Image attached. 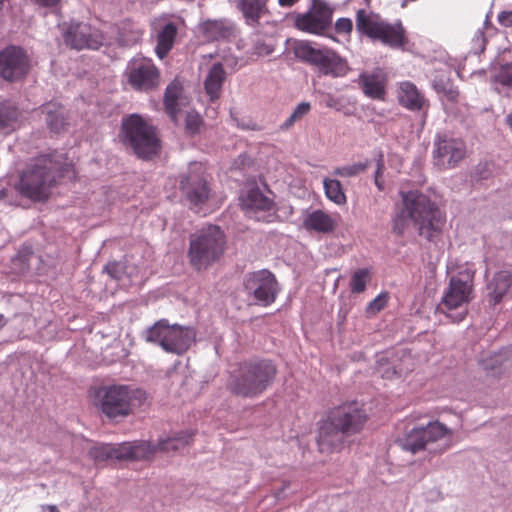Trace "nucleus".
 <instances>
[{
    "label": "nucleus",
    "instance_id": "473e14b6",
    "mask_svg": "<svg viewBox=\"0 0 512 512\" xmlns=\"http://www.w3.org/2000/svg\"><path fill=\"white\" fill-rule=\"evenodd\" d=\"M433 89L438 94H443V96L450 102H457L459 97V91L456 86H454L452 80L444 75H437L432 82Z\"/></svg>",
    "mask_w": 512,
    "mask_h": 512
},
{
    "label": "nucleus",
    "instance_id": "6e6d98bb",
    "mask_svg": "<svg viewBox=\"0 0 512 512\" xmlns=\"http://www.w3.org/2000/svg\"><path fill=\"white\" fill-rule=\"evenodd\" d=\"M222 58V64L223 67L226 66L227 68L231 69L232 71H235L238 68L239 58L229 52H224L221 56Z\"/></svg>",
    "mask_w": 512,
    "mask_h": 512
},
{
    "label": "nucleus",
    "instance_id": "603ef678",
    "mask_svg": "<svg viewBox=\"0 0 512 512\" xmlns=\"http://www.w3.org/2000/svg\"><path fill=\"white\" fill-rule=\"evenodd\" d=\"M141 35H142V33L140 31L133 32L130 35V37H126L123 33H120L117 38V41H118L119 45H121L123 47H129V46L136 44L138 42V40L140 39Z\"/></svg>",
    "mask_w": 512,
    "mask_h": 512
},
{
    "label": "nucleus",
    "instance_id": "7ed1b4c3",
    "mask_svg": "<svg viewBox=\"0 0 512 512\" xmlns=\"http://www.w3.org/2000/svg\"><path fill=\"white\" fill-rule=\"evenodd\" d=\"M277 371L270 359L255 357L240 361L229 374L227 389L240 398H258L272 386Z\"/></svg>",
    "mask_w": 512,
    "mask_h": 512
},
{
    "label": "nucleus",
    "instance_id": "4be33fe9",
    "mask_svg": "<svg viewBox=\"0 0 512 512\" xmlns=\"http://www.w3.org/2000/svg\"><path fill=\"white\" fill-rule=\"evenodd\" d=\"M285 43L298 61L315 66L320 70V48L314 47L308 40L289 38Z\"/></svg>",
    "mask_w": 512,
    "mask_h": 512
},
{
    "label": "nucleus",
    "instance_id": "ddd939ff",
    "mask_svg": "<svg viewBox=\"0 0 512 512\" xmlns=\"http://www.w3.org/2000/svg\"><path fill=\"white\" fill-rule=\"evenodd\" d=\"M179 190L194 207L203 206L211 197V186L201 166L194 165L179 176Z\"/></svg>",
    "mask_w": 512,
    "mask_h": 512
},
{
    "label": "nucleus",
    "instance_id": "4468645a",
    "mask_svg": "<svg viewBox=\"0 0 512 512\" xmlns=\"http://www.w3.org/2000/svg\"><path fill=\"white\" fill-rule=\"evenodd\" d=\"M433 163L440 170L455 168L466 155V145L446 133H437L433 142Z\"/></svg>",
    "mask_w": 512,
    "mask_h": 512
},
{
    "label": "nucleus",
    "instance_id": "9b49d317",
    "mask_svg": "<svg viewBox=\"0 0 512 512\" xmlns=\"http://www.w3.org/2000/svg\"><path fill=\"white\" fill-rule=\"evenodd\" d=\"M473 291V276L469 273H458L449 280V285L442 297L441 304L447 309L446 315L453 322L462 321L467 312L465 309L451 313L453 310L459 309L463 304L468 303L471 299Z\"/></svg>",
    "mask_w": 512,
    "mask_h": 512
},
{
    "label": "nucleus",
    "instance_id": "37998d69",
    "mask_svg": "<svg viewBox=\"0 0 512 512\" xmlns=\"http://www.w3.org/2000/svg\"><path fill=\"white\" fill-rule=\"evenodd\" d=\"M113 450L115 454V460H133V442H123L117 445H113Z\"/></svg>",
    "mask_w": 512,
    "mask_h": 512
},
{
    "label": "nucleus",
    "instance_id": "2f4dec72",
    "mask_svg": "<svg viewBox=\"0 0 512 512\" xmlns=\"http://www.w3.org/2000/svg\"><path fill=\"white\" fill-rule=\"evenodd\" d=\"M382 20H375L366 13L365 10L360 9L356 13V30L361 35H365L371 40L374 39L377 30L381 26Z\"/></svg>",
    "mask_w": 512,
    "mask_h": 512
},
{
    "label": "nucleus",
    "instance_id": "5701e85b",
    "mask_svg": "<svg viewBox=\"0 0 512 512\" xmlns=\"http://www.w3.org/2000/svg\"><path fill=\"white\" fill-rule=\"evenodd\" d=\"M178 33L177 25L168 21L161 25L156 33L155 53L159 59L165 58L174 46Z\"/></svg>",
    "mask_w": 512,
    "mask_h": 512
},
{
    "label": "nucleus",
    "instance_id": "f3484780",
    "mask_svg": "<svg viewBox=\"0 0 512 512\" xmlns=\"http://www.w3.org/2000/svg\"><path fill=\"white\" fill-rule=\"evenodd\" d=\"M242 207L250 218L270 222L271 212L275 209L272 197L265 194L258 186L250 187L241 197Z\"/></svg>",
    "mask_w": 512,
    "mask_h": 512
},
{
    "label": "nucleus",
    "instance_id": "e433bc0d",
    "mask_svg": "<svg viewBox=\"0 0 512 512\" xmlns=\"http://www.w3.org/2000/svg\"><path fill=\"white\" fill-rule=\"evenodd\" d=\"M370 165L371 161L365 160L364 162H357L350 165L337 167L333 174L340 177H355L365 172Z\"/></svg>",
    "mask_w": 512,
    "mask_h": 512
},
{
    "label": "nucleus",
    "instance_id": "c756f323",
    "mask_svg": "<svg viewBox=\"0 0 512 512\" xmlns=\"http://www.w3.org/2000/svg\"><path fill=\"white\" fill-rule=\"evenodd\" d=\"M182 92L183 86L177 79L170 82L164 92L163 103L165 111L174 123L177 122V115L180 111L179 99Z\"/></svg>",
    "mask_w": 512,
    "mask_h": 512
},
{
    "label": "nucleus",
    "instance_id": "f257e3e1",
    "mask_svg": "<svg viewBox=\"0 0 512 512\" xmlns=\"http://www.w3.org/2000/svg\"><path fill=\"white\" fill-rule=\"evenodd\" d=\"M403 207L392 220L393 233L401 236L412 220L418 227L419 235L434 241L442 232L445 216L439 207L424 193L413 190L401 192Z\"/></svg>",
    "mask_w": 512,
    "mask_h": 512
},
{
    "label": "nucleus",
    "instance_id": "052dcab7",
    "mask_svg": "<svg viewBox=\"0 0 512 512\" xmlns=\"http://www.w3.org/2000/svg\"><path fill=\"white\" fill-rule=\"evenodd\" d=\"M501 365L502 363L498 357H491L489 359H484L482 361V366L486 371L495 370L497 368H500Z\"/></svg>",
    "mask_w": 512,
    "mask_h": 512
},
{
    "label": "nucleus",
    "instance_id": "8fccbe9b",
    "mask_svg": "<svg viewBox=\"0 0 512 512\" xmlns=\"http://www.w3.org/2000/svg\"><path fill=\"white\" fill-rule=\"evenodd\" d=\"M388 293H381L374 298L367 306V312L377 313L380 312L387 304Z\"/></svg>",
    "mask_w": 512,
    "mask_h": 512
},
{
    "label": "nucleus",
    "instance_id": "49530a36",
    "mask_svg": "<svg viewBox=\"0 0 512 512\" xmlns=\"http://www.w3.org/2000/svg\"><path fill=\"white\" fill-rule=\"evenodd\" d=\"M492 176V170L490 165L485 163H479L475 166L474 171L472 173V180L479 182L483 180H487Z\"/></svg>",
    "mask_w": 512,
    "mask_h": 512
},
{
    "label": "nucleus",
    "instance_id": "69168bd1",
    "mask_svg": "<svg viewBox=\"0 0 512 512\" xmlns=\"http://www.w3.org/2000/svg\"><path fill=\"white\" fill-rule=\"evenodd\" d=\"M299 0H278V4L281 7H292Z\"/></svg>",
    "mask_w": 512,
    "mask_h": 512
},
{
    "label": "nucleus",
    "instance_id": "f704fd0d",
    "mask_svg": "<svg viewBox=\"0 0 512 512\" xmlns=\"http://www.w3.org/2000/svg\"><path fill=\"white\" fill-rule=\"evenodd\" d=\"M311 110L309 102L299 103L290 114V116L279 126L280 131L290 130L294 124L303 119Z\"/></svg>",
    "mask_w": 512,
    "mask_h": 512
},
{
    "label": "nucleus",
    "instance_id": "6ab92c4d",
    "mask_svg": "<svg viewBox=\"0 0 512 512\" xmlns=\"http://www.w3.org/2000/svg\"><path fill=\"white\" fill-rule=\"evenodd\" d=\"M511 288V273L505 270L496 272L486 285L488 303L492 306L499 304L509 294Z\"/></svg>",
    "mask_w": 512,
    "mask_h": 512
},
{
    "label": "nucleus",
    "instance_id": "4c0bfd02",
    "mask_svg": "<svg viewBox=\"0 0 512 512\" xmlns=\"http://www.w3.org/2000/svg\"><path fill=\"white\" fill-rule=\"evenodd\" d=\"M18 118V110L9 101H0V129L10 126Z\"/></svg>",
    "mask_w": 512,
    "mask_h": 512
},
{
    "label": "nucleus",
    "instance_id": "f03ea898",
    "mask_svg": "<svg viewBox=\"0 0 512 512\" xmlns=\"http://www.w3.org/2000/svg\"><path fill=\"white\" fill-rule=\"evenodd\" d=\"M64 160L63 153L56 150L37 156L22 172L17 189L33 201L46 200L56 179L67 171Z\"/></svg>",
    "mask_w": 512,
    "mask_h": 512
},
{
    "label": "nucleus",
    "instance_id": "72a5a7b5",
    "mask_svg": "<svg viewBox=\"0 0 512 512\" xmlns=\"http://www.w3.org/2000/svg\"><path fill=\"white\" fill-rule=\"evenodd\" d=\"M323 188L326 197L337 205L346 204V195L344 193L342 184L336 179H324Z\"/></svg>",
    "mask_w": 512,
    "mask_h": 512
},
{
    "label": "nucleus",
    "instance_id": "1a4fd4ad",
    "mask_svg": "<svg viewBox=\"0 0 512 512\" xmlns=\"http://www.w3.org/2000/svg\"><path fill=\"white\" fill-rule=\"evenodd\" d=\"M143 392L128 385L113 384L102 386L95 393V406L109 419L127 417L133 411L135 401Z\"/></svg>",
    "mask_w": 512,
    "mask_h": 512
},
{
    "label": "nucleus",
    "instance_id": "20e7f679",
    "mask_svg": "<svg viewBox=\"0 0 512 512\" xmlns=\"http://www.w3.org/2000/svg\"><path fill=\"white\" fill-rule=\"evenodd\" d=\"M366 421L367 414L355 401L331 409L322 422V453L341 451L345 438L359 433Z\"/></svg>",
    "mask_w": 512,
    "mask_h": 512
},
{
    "label": "nucleus",
    "instance_id": "a19ab883",
    "mask_svg": "<svg viewBox=\"0 0 512 512\" xmlns=\"http://www.w3.org/2000/svg\"><path fill=\"white\" fill-rule=\"evenodd\" d=\"M112 444L95 445L89 449V456L95 461L115 460Z\"/></svg>",
    "mask_w": 512,
    "mask_h": 512
},
{
    "label": "nucleus",
    "instance_id": "79ce46f5",
    "mask_svg": "<svg viewBox=\"0 0 512 512\" xmlns=\"http://www.w3.org/2000/svg\"><path fill=\"white\" fill-rule=\"evenodd\" d=\"M495 82L512 89V62L500 67L494 76Z\"/></svg>",
    "mask_w": 512,
    "mask_h": 512
},
{
    "label": "nucleus",
    "instance_id": "0eeeda50",
    "mask_svg": "<svg viewBox=\"0 0 512 512\" xmlns=\"http://www.w3.org/2000/svg\"><path fill=\"white\" fill-rule=\"evenodd\" d=\"M453 431L440 421H431L426 426L414 427L398 439L400 447L416 454L427 450L438 455L452 446Z\"/></svg>",
    "mask_w": 512,
    "mask_h": 512
},
{
    "label": "nucleus",
    "instance_id": "c85d7f7f",
    "mask_svg": "<svg viewBox=\"0 0 512 512\" xmlns=\"http://www.w3.org/2000/svg\"><path fill=\"white\" fill-rule=\"evenodd\" d=\"M225 70L220 62L214 63L204 81V88L211 101L219 98L220 91L225 81Z\"/></svg>",
    "mask_w": 512,
    "mask_h": 512
},
{
    "label": "nucleus",
    "instance_id": "a211bd4d",
    "mask_svg": "<svg viewBox=\"0 0 512 512\" xmlns=\"http://www.w3.org/2000/svg\"><path fill=\"white\" fill-rule=\"evenodd\" d=\"M199 31L209 42L227 41L234 34V24L226 18L208 19L199 24Z\"/></svg>",
    "mask_w": 512,
    "mask_h": 512
},
{
    "label": "nucleus",
    "instance_id": "aec40b11",
    "mask_svg": "<svg viewBox=\"0 0 512 512\" xmlns=\"http://www.w3.org/2000/svg\"><path fill=\"white\" fill-rule=\"evenodd\" d=\"M373 41H380L391 48H400L407 43L406 31L401 21L394 24L382 21Z\"/></svg>",
    "mask_w": 512,
    "mask_h": 512
},
{
    "label": "nucleus",
    "instance_id": "6e6552de",
    "mask_svg": "<svg viewBox=\"0 0 512 512\" xmlns=\"http://www.w3.org/2000/svg\"><path fill=\"white\" fill-rule=\"evenodd\" d=\"M147 342L159 345L165 352L184 354L195 342L196 332L190 326L171 325L167 319H160L144 331Z\"/></svg>",
    "mask_w": 512,
    "mask_h": 512
},
{
    "label": "nucleus",
    "instance_id": "5fc2aeb1",
    "mask_svg": "<svg viewBox=\"0 0 512 512\" xmlns=\"http://www.w3.org/2000/svg\"><path fill=\"white\" fill-rule=\"evenodd\" d=\"M331 9L328 7V5L322 1V36H326L330 39H334V37H332L331 35H327L325 33V29L326 27L330 24V20H331Z\"/></svg>",
    "mask_w": 512,
    "mask_h": 512
},
{
    "label": "nucleus",
    "instance_id": "de8ad7c7",
    "mask_svg": "<svg viewBox=\"0 0 512 512\" xmlns=\"http://www.w3.org/2000/svg\"><path fill=\"white\" fill-rule=\"evenodd\" d=\"M103 271L112 279L120 280L125 272V266L121 262L112 261L104 266Z\"/></svg>",
    "mask_w": 512,
    "mask_h": 512
},
{
    "label": "nucleus",
    "instance_id": "b1692460",
    "mask_svg": "<svg viewBox=\"0 0 512 512\" xmlns=\"http://www.w3.org/2000/svg\"><path fill=\"white\" fill-rule=\"evenodd\" d=\"M236 7L242 13L245 23L251 27L257 26L268 13L267 0H237Z\"/></svg>",
    "mask_w": 512,
    "mask_h": 512
},
{
    "label": "nucleus",
    "instance_id": "680f3d73",
    "mask_svg": "<svg viewBox=\"0 0 512 512\" xmlns=\"http://www.w3.org/2000/svg\"><path fill=\"white\" fill-rule=\"evenodd\" d=\"M383 169H384V156H383L382 152H379L378 159H377V168L375 171V178H379L382 175Z\"/></svg>",
    "mask_w": 512,
    "mask_h": 512
},
{
    "label": "nucleus",
    "instance_id": "a878e982",
    "mask_svg": "<svg viewBox=\"0 0 512 512\" xmlns=\"http://www.w3.org/2000/svg\"><path fill=\"white\" fill-rule=\"evenodd\" d=\"M294 25L298 30L320 35V0H312V9L296 14Z\"/></svg>",
    "mask_w": 512,
    "mask_h": 512
},
{
    "label": "nucleus",
    "instance_id": "2eb2a0df",
    "mask_svg": "<svg viewBox=\"0 0 512 512\" xmlns=\"http://www.w3.org/2000/svg\"><path fill=\"white\" fill-rule=\"evenodd\" d=\"M128 83L136 91L149 92L160 84V70L150 58H132L127 66Z\"/></svg>",
    "mask_w": 512,
    "mask_h": 512
},
{
    "label": "nucleus",
    "instance_id": "412c9836",
    "mask_svg": "<svg viewBox=\"0 0 512 512\" xmlns=\"http://www.w3.org/2000/svg\"><path fill=\"white\" fill-rule=\"evenodd\" d=\"M40 109L51 132L59 134L68 126V112L60 103L50 101L41 105Z\"/></svg>",
    "mask_w": 512,
    "mask_h": 512
},
{
    "label": "nucleus",
    "instance_id": "a18cd8bd",
    "mask_svg": "<svg viewBox=\"0 0 512 512\" xmlns=\"http://www.w3.org/2000/svg\"><path fill=\"white\" fill-rule=\"evenodd\" d=\"M376 371L382 378L386 379H392L395 375H397L395 367L392 366L391 363L384 358H381L377 361Z\"/></svg>",
    "mask_w": 512,
    "mask_h": 512
},
{
    "label": "nucleus",
    "instance_id": "338daca9",
    "mask_svg": "<svg viewBox=\"0 0 512 512\" xmlns=\"http://www.w3.org/2000/svg\"><path fill=\"white\" fill-rule=\"evenodd\" d=\"M41 510L44 512L45 510H48L49 512H60L56 505L47 504L42 505Z\"/></svg>",
    "mask_w": 512,
    "mask_h": 512
},
{
    "label": "nucleus",
    "instance_id": "0e129e2a",
    "mask_svg": "<svg viewBox=\"0 0 512 512\" xmlns=\"http://www.w3.org/2000/svg\"><path fill=\"white\" fill-rule=\"evenodd\" d=\"M238 126L244 130H258L259 129L257 124L252 121L238 123Z\"/></svg>",
    "mask_w": 512,
    "mask_h": 512
},
{
    "label": "nucleus",
    "instance_id": "c03bdc74",
    "mask_svg": "<svg viewBox=\"0 0 512 512\" xmlns=\"http://www.w3.org/2000/svg\"><path fill=\"white\" fill-rule=\"evenodd\" d=\"M303 227L307 231L320 233V209L312 211L305 217Z\"/></svg>",
    "mask_w": 512,
    "mask_h": 512
},
{
    "label": "nucleus",
    "instance_id": "e2e57ef3",
    "mask_svg": "<svg viewBox=\"0 0 512 512\" xmlns=\"http://www.w3.org/2000/svg\"><path fill=\"white\" fill-rule=\"evenodd\" d=\"M37 5L42 7H53L56 6L60 0H33Z\"/></svg>",
    "mask_w": 512,
    "mask_h": 512
},
{
    "label": "nucleus",
    "instance_id": "39448f33",
    "mask_svg": "<svg viewBox=\"0 0 512 512\" xmlns=\"http://www.w3.org/2000/svg\"><path fill=\"white\" fill-rule=\"evenodd\" d=\"M227 245L226 235L218 225H207L189 236L187 259L198 272L209 269L223 256Z\"/></svg>",
    "mask_w": 512,
    "mask_h": 512
},
{
    "label": "nucleus",
    "instance_id": "393cba45",
    "mask_svg": "<svg viewBox=\"0 0 512 512\" xmlns=\"http://www.w3.org/2000/svg\"><path fill=\"white\" fill-rule=\"evenodd\" d=\"M398 102L411 111H420L426 104V99L417 87L409 81L402 82L398 91Z\"/></svg>",
    "mask_w": 512,
    "mask_h": 512
},
{
    "label": "nucleus",
    "instance_id": "864d4df0",
    "mask_svg": "<svg viewBox=\"0 0 512 512\" xmlns=\"http://www.w3.org/2000/svg\"><path fill=\"white\" fill-rule=\"evenodd\" d=\"M353 23L350 18L342 17L339 18L335 23V30L337 33L349 34L352 32Z\"/></svg>",
    "mask_w": 512,
    "mask_h": 512
},
{
    "label": "nucleus",
    "instance_id": "58836bf2",
    "mask_svg": "<svg viewBox=\"0 0 512 512\" xmlns=\"http://www.w3.org/2000/svg\"><path fill=\"white\" fill-rule=\"evenodd\" d=\"M369 270L367 268L355 271L350 280V289L353 293H362L366 289L369 280Z\"/></svg>",
    "mask_w": 512,
    "mask_h": 512
},
{
    "label": "nucleus",
    "instance_id": "bf43d9fd",
    "mask_svg": "<svg viewBox=\"0 0 512 512\" xmlns=\"http://www.w3.org/2000/svg\"><path fill=\"white\" fill-rule=\"evenodd\" d=\"M499 24L505 28L512 27V10H504L498 14Z\"/></svg>",
    "mask_w": 512,
    "mask_h": 512
},
{
    "label": "nucleus",
    "instance_id": "09e8293b",
    "mask_svg": "<svg viewBox=\"0 0 512 512\" xmlns=\"http://www.w3.org/2000/svg\"><path fill=\"white\" fill-rule=\"evenodd\" d=\"M487 39L483 29H478L472 39V48L475 54H481L486 48Z\"/></svg>",
    "mask_w": 512,
    "mask_h": 512
},
{
    "label": "nucleus",
    "instance_id": "7c9ffc66",
    "mask_svg": "<svg viewBox=\"0 0 512 512\" xmlns=\"http://www.w3.org/2000/svg\"><path fill=\"white\" fill-rule=\"evenodd\" d=\"M359 84L366 96L373 99H384L385 85L379 75L362 73L359 76Z\"/></svg>",
    "mask_w": 512,
    "mask_h": 512
},
{
    "label": "nucleus",
    "instance_id": "3c124183",
    "mask_svg": "<svg viewBox=\"0 0 512 512\" xmlns=\"http://www.w3.org/2000/svg\"><path fill=\"white\" fill-rule=\"evenodd\" d=\"M275 50V46L272 43H268L265 41H256L254 44V52L258 56H268L271 55Z\"/></svg>",
    "mask_w": 512,
    "mask_h": 512
},
{
    "label": "nucleus",
    "instance_id": "cd10ccee",
    "mask_svg": "<svg viewBox=\"0 0 512 512\" xmlns=\"http://www.w3.org/2000/svg\"><path fill=\"white\" fill-rule=\"evenodd\" d=\"M193 436L194 432L191 430L174 432L166 438L158 440V451L164 453L178 452L192 442Z\"/></svg>",
    "mask_w": 512,
    "mask_h": 512
},
{
    "label": "nucleus",
    "instance_id": "9d476101",
    "mask_svg": "<svg viewBox=\"0 0 512 512\" xmlns=\"http://www.w3.org/2000/svg\"><path fill=\"white\" fill-rule=\"evenodd\" d=\"M243 287L249 303L262 307L271 305L280 290L275 275L266 269L246 274Z\"/></svg>",
    "mask_w": 512,
    "mask_h": 512
},
{
    "label": "nucleus",
    "instance_id": "13d9d810",
    "mask_svg": "<svg viewBox=\"0 0 512 512\" xmlns=\"http://www.w3.org/2000/svg\"><path fill=\"white\" fill-rule=\"evenodd\" d=\"M337 222L328 214L322 212V233H328L334 230Z\"/></svg>",
    "mask_w": 512,
    "mask_h": 512
},
{
    "label": "nucleus",
    "instance_id": "f8f14e48",
    "mask_svg": "<svg viewBox=\"0 0 512 512\" xmlns=\"http://www.w3.org/2000/svg\"><path fill=\"white\" fill-rule=\"evenodd\" d=\"M66 45L76 50H98L104 43L103 32L89 23L72 20L61 25Z\"/></svg>",
    "mask_w": 512,
    "mask_h": 512
},
{
    "label": "nucleus",
    "instance_id": "ea45409f",
    "mask_svg": "<svg viewBox=\"0 0 512 512\" xmlns=\"http://www.w3.org/2000/svg\"><path fill=\"white\" fill-rule=\"evenodd\" d=\"M203 125V119L195 110L187 112L185 116V131L190 136H195L200 133Z\"/></svg>",
    "mask_w": 512,
    "mask_h": 512
},
{
    "label": "nucleus",
    "instance_id": "c9c22d12",
    "mask_svg": "<svg viewBox=\"0 0 512 512\" xmlns=\"http://www.w3.org/2000/svg\"><path fill=\"white\" fill-rule=\"evenodd\" d=\"M158 451L157 444L149 441L133 442V460H143L151 458Z\"/></svg>",
    "mask_w": 512,
    "mask_h": 512
},
{
    "label": "nucleus",
    "instance_id": "774afa93",
    "mask_svg": "<svg viewBox=\"0 0 512 512\" xmlns=\"http://www.w3.org/2000/svg\"><path fill=\"white\" fill-rule=\"evenodd\" d=\"M7 324V320L4 315L0 313V329H2Z\"/></svg>",
    "mask_w": 512,
    "mask_h": 512
},
{
    "label": "nucleus",
    "instance_id": "423d86ee",
    "mask_svg": "<svg viewBox=\"0 0 512 512\" xmlns=\"http://www.w3.org/2000/svg\"><path fill=\"white\" fill-rule=\"evenodd\" d=\"M119 138L126 148L142 160H151L161 150L156 128L136 113L122 119Z\"/></svg>",
    "mask_w": 512,
    "mask_h": 512
},
{
    "label": "nucleus",
    "instance_id": "bb28decb",
    "mask_svg": "<svg viewBox=\"0 0 512 512\" xmlns=\"http://www.w3.org/2000/svg\"><path fill=\"white\" fill-rule=\"evenodd\" d=\"M348 64L345 59L336 52L322 47V74L333 77H342L348 71Z\"/></svg>",
    "mask_w": 512,
    "mask_h": 512
},
{
    "label": "nucleus",
    "instance_id": "4d7b16f0",
    "mask_svg": "<svg viewBox=\"0 0 512 512\" xmlns=\"http://www.w3.org/2000/svg\"><path fill=\"white\" fill-rule=\"evenodd\" d=\"M325 103H326L327 107L333 108L336 111H343L346 114V112H345L346 106L344 104V100L343 99L334 98L331 95H328L325 98Z\"/></svg>",
    "mask_w": 512,
    "mask_h": 512
},
{
    "label": "nucleus",
    "instance_id": "dca6fc26",
    "mask_svg": "<svg viewBox=\"0 0 512 512\" xmlns=\"http://www.w3.org/2000/svg\"><path fill=\"white\" fill-rule=\"evenodd\" d=\"M30 59L26 51L16 45H9L0 51V77L8 82L23 79L29 72Z\"/></svg>",
    "mask_w": 512,
    "mask_h": 512
}]
</instances>
